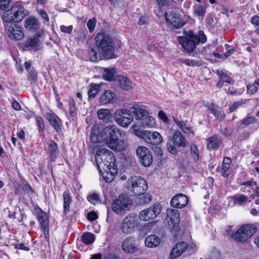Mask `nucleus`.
<instances>
[{
	"mask_svg": "<svg viewBox=\"0 0 259 259\" xmlns=\"http://www.w3.org/2000/svg\"><path fill=\"white\" fill-rule=\"evenodd\" d=\"M72 201V197L68 191L63 193V207L65 213L69 211L70 203Z\"/></svg>",
	"mask_w": 259,
	"mask_h": 259,
	"instance_id": "f704fd0d",
	"label": "nucleus"
},
{
	"mask_svg": "<svg viewBox=\"0 0 259 259\" xmlns=\"http://www.w3.org/2000/svg\"><path fill=\"white\" fill-rule=\"evenodd\" d=\"M121 109L117 111L114 119L116 123L123 127H127L133 120V117L131 114H123Z\"/></svg>",
	"mask_w": 259,
	"mask_h": 259,
	"instance_id": "a211bd4d",
	"label": "nucleus"
},
{
	"mask_svg": "<svg viewBox=\"0 0 259 259\" xmlns=\"http://www.w3.org/2000/svg\"><path fill=\"white\" fill-rule=\"evenodd\" d=\"M171 0H156L157 5L159 8L169 5Z\"/></svg>",
	"mask_w": 259,
	"mask_h": 259,
	"instance_id": "052dcab7",
	"label": "nucleus"
},
{
	"mask_svg": "<svg viewBox=\"0 0 259 259\" xmlns=\"http://www.w3.org/2000/svg\"><path fill=\"white\" fill-rule=\"evenodd\" d=\"M115 97L116 95L113 91L106 90L100 96L99 101L101 105L113 103L115 100Z\"/></svg>",
	"mask_w": 259,
	"mask_h": 259,
	"instance_id": "4be33fe9",
	"label": "nucleus"
},
{
	"mask_svg": "<svg viewBox=\"0 0 259 259\" xmlns=\"http://www.w3.org/2000/svg\"><path fill=\"white\" fill-rule=\"evenodd\" d=\"M97 20L95 18L90 19L87 22V25L89 29V31L92 32L94 31L95 27L96 26Z\"/></svg>",
	"mask_w": 259,
	"mask_h": 259,
	"instance_id": "3c124183",
	"label": "nucleus"
},
{
	"mask_svg": "<svg viewBox=\"0 0 259 259\" xmlns=\"http://www.w3.org/2000/svg\"><path fill=\"white\" fill-rule=\"evenodd\" d=\"M88 200L92 203L95 204L99 200V196L97 193H93L88 196Z\"/></svg>",
	"mask_w": 259,
	"mask_h": 259,
	"instance_id": "603ef678",
	"label": "nucleus"
},
{
	"mask_svg": "<svg viewBox=\"0 0 259 259\" xmlns=\"http://www.w3.org/2000/svg\"><path fill=\"white\" fill-rule=\"evenodd\" d=\"M256 120L254 117L247 115L241 122L242 124L248 125L255 122Z\"/></svg>",
	"mask_w": 259,
	"mask_h": 259,
	"instance_id": "09e8293b",
	"label": "nucleus"
},
{
	"mask_svg": "<svg viewBox=\"0 0 259 259\" xmlns=\"http://www.w3.org/2000/svg\"><path fill=\"white\" fill-rule=\"evenodd\" d=\"M208 108L218 119L221 120L224 119L225 114L218 105L211 103L208 106Z\"/></svg>",
	"mask_w": 259,
	"mask_h": 259,
	"instance_id": "a878e982",
	"label": "nucleus"
},
{
	"mask_svg": "<svg viewBox=\"0 0 259 259\" xmlns=\"http://www.w3.org/2000/svg\"><path fill=\"white\" fill-rule=\"evenodd\" d=\"M115 73L116 69L115 68H106L104 69L103 77L106 80L111 81L114 79Z\"/></svg>",
	"mask_w": 259,
	"mask_h": 259,
	"instance_id": "e433bc0d",
	"label": "nucleus"
},
{
	"mask_svg": "<svg viewBox=\"0 0 259 259\" xmlns=\"http://www.w3.org/2000/svg\"><path fill=\"white\" fill-rule=\"evenodd\" d=\"M46 117L48 120L50 122V124L54 127L57 132L60 133L62 132V129L60 126L61 120H57V117L52 115L51 113H47Z\"/></svg>",
	"mask_w": 259,
	"mask_h": 259,
	"instance_id": "c85d7f7f",
	"label": "nucleus"
},
{
	"mask_svg": "<svg viewBox=\"0 0 259 259\" xmlns=\"http://www.w3.org/2000/svg\"><path fill=\"white\" fill-rule=\"evenodd\" d=\"M24 48L25 50L36 51L39 50V39L37 37L30 38L24 42Z\"/></svg>",
	"mask_w": 259,
	"mask_h": 259,
	"instance_id": "393cba45",
	"label": "nucleus"
},
{
	"mask_svg": "<svg viewBox=\"0 0 259 259\" xmlns=\"http://www.w3.org/2000/svg\"><path fill=\"white\" fill-rule=\"evenodd\" d=\"M98 218L97 213L94 211H91L88 213L87 219L90 221H94Z\"/></svg>",
	"mask_w": 259,
	"mask_h": 259,
	"instance_id": "13d9d810",
	"label": "nucleus"
},
{
	"mask_svg": "<svg viewBox=\"0 0 259 259\" xmlns=\"http://www.w3.org/2000/svg\"><path fill=\"white\" fill-rule=\"evenodd\" d=\"M132 128L134 134L136 136L142 139L148 144L157 145L160 144L162 141L161 136L157 132L141 131L138 129L136 125H133Z\"/></svg>",
	"mask_w": 259,
	"mask_h": 259,
	"instance_id": "423d86ee",
	"label": "nucleus"
},
{
	"mask_svg": "<svg viewBox=\"0 0 259 259\" xmlns=\"http://www.w3.org/2000/svg\"><path fill=\"white\" fill-rule=\"evenodd\" d=\"M82 240L87 244H91L95 240V236L91 233H85L82 236Z\"/></svg>",
	"mask_w": 259,
	"mask_h": 259,
	"instance_id": "37998d69",
	"label": "nucleus"
},
{
	"mask_svg": "<svg viewBox=\"0 0 259 259\" xmlns=\"http://www.w3.org/2000/svg\"><path fill=\"white\" fill-rule=\"evenodd\" d=\"M12 22L5 23L4 25L5 30L8 37L12 39L21 40L24 37L22 28Z\"/></svg>",
	"mask_w": 259,
	"mask_h": 259,
	"instance_id": "ddd939ff",
	"label": "nucleus"
},
{
	"mask_svg": "<svg viewBox=\"0 0 259 259\" xmlns=\"http://www.w3.org/2000/svg\"><path fill=\"white\" fill-rule=\"evenodd\" d=\"M195 36L196 37V41H197L198 45L199 43L204 44L207 40L206 36L205 35L203 31H199L198 35L195 34Z\"/></svg>",
	"mask_w": 259,
	"mask_h": 259,
	"instance_id": "a18cd8bd",
	"label": "nucleus"
},
{
	"mask_svg": "<svg viewBox=\"0 0 259 259\" xmlns=\"http://www.w3.org/2000/svg\"><path fill=\"white\" fill-rule=\"evenodd\" d=\"M104 259H120V257L114 253H109L104 257Z\"/></svg>",
	"mask_w": 259,
	"mask_h": 259,
	"instance_id": "774afa93",
	"label": "nucleus"
},
{
	"mask_svg": "<svg viewBox=\"0 0 259 259\" xmlns=\"http://www.w3.org/2000/svg\"><path fill=\"white\" fill-rule=\"evenodd\" d=\"M161 242V239L156 235H150L147 236L145 243L147 247L153 248L158 246Z\"/></svg>",
	"mask_w": 259,
	"mask_h": 259,
	"instance_id": "cd10ccee",
	"label": "nucleus"
},
{
	"mask_svg": "<svg viewBox=\"0 0 259 259\" xmlns=\"http://www.w3.org/2000/svg\"><path fill=\"white\" fill-rule=\"evenodd\" d=\"M188 202L187 196L182 193H179L173 197L170 201V205L176 208L184 207Z\"/></svg>",
	"mask_w": 259,
	"mask_h": 259,
	"instance_id": "6ab92c4d",
	"label": "nucleus"
},
{
	"mask_svg": "<svg viewBox=\"0 0 259 259\" xmlns=\"http://www.w3.org/2000/svg\"><path fill=\"white\" fill-rule=\"evenodd\" d=\"M256 231V227L254 225H244L232 235V238L237 242H244L251 237Z\"/></svg>",
	"mask_w": 259,
	"mask_h": 259,
	"instance_id": "6e6552de",
	"label": "nucleus"
},
{
	"mask_svg": "<svg viewBox=\"0 0 259 259\" xmlns=\"http://www.w3.org/2000/svg\"><path fill=\"white\" fill-rule=\"evenodd\" d=\"M158 116L160 119H161L163 121H167L168 120V118L166 116L165 114L164 113L163 111H159L158 112Z\"/></svg>",
	"mask_w": 259,
	"mask_h": 259,
	"instance_id": "338daca9",
	"label": "nucleus"
},
{
	"mask_svg": "<svg viewBox=\"0 0 259 259\" xmlns=\"http://www.w3.org/2000/svg\"><path fill=\"white\" fill-rule=\"evenodd\" d=\"M187 144V141L183 134L177 131L172 136L168 137L166 148L170 153L175 155L178 152L177 148L185 147Z\"/></svg>",
	"mask_w": 259,
	"mask_h": 259,
	"instance_id": "0eeeda50",
	"label": "nucleus"
},
{
	"mask_svg": "<svg viewBox=\"0 0 259 259\" xmlns=\"http://www.w3.org/2000/svg\"><path fill=\"white\" fill-rule=\"evenodd\" d=\"M121 113L123 114H133L136 120H142L148 114V111L143 108V106L137 103L134 104L128 109H121Z\"/></svg>",
	"mask_w": 259,
	"mask_h": 259,
	"instance_id": "4468645a",
	"label": "nucleus"
},
{
	"mask_svg": "<svg viewBox=\"0 0 259 259\" xmlns=\"http://www.w3.org/2000/svg\"><path fill=\"white\" fill-rule=\"evenodd\" d=\"M96 49L89 50L88 54L92 62L104 59L114 58L115 43L113 39L108 34L98 33L95 38Z\"/></svg>",
	"mask_w": 259,
	"mask_h": 259,
	"instance_id": "f03ea898",
	"label": "nucleus"
},
{
	"mask_svg": "<svg viewBox=\"0 0 259 259\" xmlns=\"http://www.w3.org/2000/svg\"><path fill=\"white\" fill-rule=\"evenodd\" d=\"M117 80L122 89L128 91L132 89V83L126 76L118 75Z\"/></svg>",
	"mask_w": 259,
	"mask_h": 259,
	"instance_id": "2f4dec72",
	"label": "nucleus"
},
{
	"mask_svg": "<svg viewBox=\"0 0 259 259\" xmlns=\"http://www.w3.org/2000/svg\"><path fill=\"white\" fill-rule=\"evenodd\" d=\"M101 90V85L99 84H92L91 88L88 91L89 98L94 99Z\"/></svg>",
	"mask_w": 259,
	"mask_h": 259,
	"instance_id": "4c0bfd02",
	"label": "nucleus"
},
{
	"mask_svg": "<svg viewBox=\"0 0 259 259\" xmlns=\"http://www.w3.org/2000/svg\"><path fill=\"white\" fill-rule=\"evenodd\" d=\"M184 133L188 135V136H194V132L190 126H186L184 130L182 131Z\"/></svg>",
	"mask_w": 259,
	"mask_h": 259,
	"instance_id": "bf43d9fd",
	"label": "nucleus"
},
{
	"mask_svg": "<svg viewBox=\"0 0 259 259\" xmlns=\"http://www.w3.org/2000/svg\"><path fill=\"white\" fill-rule=\"evenodd\" d=\"M231 162L232 160L230 157H225L224 158L222 164V176L224 177H227L229 176V169Z\"/></svg>",
	"mask_w": 259,
	"mask_h": 259,
	"instance_id": "72a5a7b5",
	"label": "nucleus"
},
{
	"mask_svg": "<svg viewBox=\"0 0 259 259\" xmlns=\"http://www.w3.org/2000/svg\"><path fill=\"white\" fill-rule=\"evenodd\" d=\"M69 113L70 116L74 117L76 114V109L75 108V102L73 99H69Z\"/></svg>",
	"mask_w": 259,
	"mask_h": 259,
	"instance_id": "de8ad7c7",
	"label": "nucleus"
},
{
	"mask_svg": "<svg viewBox=\"0 0 259 259\" xmlns=\"http://www.w3.org/2000/svg\"><path fill=\"white\" fill-rule=\"evenodd\" d=\"M142 125L145 127H152L155 125L156 121L155 119L152 116H145L142 119Z\"/></svg>",
	"mask_w": 259,
	"mask_h": 259,
	"instance_id": "58836bf2",
	"label": "nucleus"
},
{
	"mask_svg": "<svg viewBox=\"0 0 259 259\" xmlns=\"http://www.w3.org/2000/svg\"><path fill=\"white\" fill-rule=\"evenodd\" d=\"M25 27L29 31L33 32L39 28V25L37 19L29 17L25 21Z\"/></svg>",
	"mask_w": 259,
	"mask_h": 259,
	"instance_id": "c756f323",
	"label": "nucleus"
},
{
	"mask_svg": "<svg viewBox=\"0 0 259 259\" xmlns=\"http://www.w3.org/2000/svg\"><path fill=\"white\" fill-rule=\"evenodd\" d=\"M18 212H16V211H9L8 217L10 219H17L19 222H21L22 220V218L20 217V218L18 217L17 215L18 214Z\"/></svg>",
	"mask_w": 259,
	"mask_h": 259,
	"instance_id": "4d7b16f0",
	"label": "nucleus"
},
{
	"mask_svg": "<svg viewBox=\"0 0 259 259\" xmlns=\"http://www.w3.org/2000/svg\"><path fill=\"white\" fill-rule=\"evenodd\" d=\"M132 201L127 195L121 194L118 198L114 200L112 204V209L117 214H120L122 211L128 210L131 206Z\"/></svg>",
	"mask_w": 259,
	"mask_h": 259,
	"instance_id": "9d476101",
	"label": "nucleus"
},
{
	"mask_svg": "<svg viewBox=\"0 0 259 259\" xmlns=\"http://www.w3.org/2000/svg\"><path fill=\"white\" fill-rule=\"evenodd\" d=\"M165 19L166 21L176 29L180 28L185 24V22L181 15L173 11L166 13Z\"/></svg>",
	"mask_w": 259,
	"mask_h": 259,
	"instance_id": "f3484780",
	"label": "nucleus"
},
{
	"mask_svg": "<svg viewBox=\"0 0 259 259\" xmlns=\"http://www.w3.org/2000/svg\"><path fill=\"white\" fill-rule=\"evenodd\" d=\"M117 134L121 135V132L116 125L105 127L101 132L97 125H94L91 132V141L97 143L103 141L110 149L115 151H122L127 147V143L122 139H118Z\"/></svg>",
	"mask_w": 259,
	"mask_h": 259,
	"instance_id": "f257e3e1",
	"label": "nucleus"
},
{
	"mask_svg": "<svg viewBox=\"0 0 259 259\" xmlns=\"http://www.w3.org/2000/svg\"><path fill=\"white\" fill-rule=\"evenodd\" d=\"M72 30L73 26L72 25H70L68 26H66L65 25L60 26V30L63 33H65L70 34L72 33Z\"/></svg>",
	"mask_w": 259,
	"mask_h": 259,
	"instance_id": "6e6d98bb",
	"label": "nucleus"
},
{
	"mask_svg": "<svg viewBox=\"0 0 259 259\" xmlns=\"http://www.w3.org/2000/svg\"><path fill=\"white\" fill-rule=\"evenodd\" d=\"M38 13L41 17L42 19H44L45 20V21H49V18L48 17V15L45 10H40V11H39Z\"/></svg>",
	"mask_w": 259,
	"mask_h": 259,
	"instance_id": "680f3d73",
	"label": "nucleus"
},
{
	"mask_svg": "<svg viewBox=\"0 0 259 259\" xmlns=\"http://www.w3.org/2000/svg\"><path fill=\"white\" fill-rule=\"evenodd\" d=\"M218 74L219 76L220 79L224 82H227L230 84H233L234 80H232L228 74L223 71H218Z\"/></svg>",
	"mask_w": 259,
	"mask_h": 259,
	"instance_id": "c03bdc74",
	"label": "nucleus"
},
{
	"mask_svg": "<svg viewBox=\"0 0 259 259\" xmlns=\"http://www.w3.org/2000/svg\"><path fill=\"white\" fill-rule=\"evenodd\" d=\"M241 186H245L247 187H251L253 185L256 186L257 184L255 182L252 181H248L244 182L240 184Z\"/></svg>",
	"mask_w": 259,
	"mask_h": 259,
	"instance_id": "69168bd1",
	"label": "nucleus"
},
{
	"mask_svg": "<svg viewBox=\"0 0 259 259\" xmlns=\"http://www.w3.org/2000/svg\"><path fill=\"white\" fill-rule=\"evenodd\" d=\"M187 243L185 242H181L178 243L172 249L170 257L171 259H175L180 256L187 248Z\"/></svg>",
	"mask_w": 259,
	"mask_h": 259,
	"instance_id": "412c9836",
	"label": "nucleus"
},
{
	"mask_svg": "<svg viewBox=\"0 0 259 259\" xmlns=\"http://www.w3.org/2000/svg\"><path fill=\"white\" fill-rule=\"evenodd\" d=\"M248 102V100L247 99H245V100H241V101H238V102H234L230 107H229V110H230V112H233L235 109L236 108L238 107L239 106L242 105V104H245L247 102Z\"/></svg>",
	"mask_w": 259,
	"mask_h": 259,
	"instance_id": "8fccbe9b",
	"label": "nucleus"
},
{
	"mask_svg": "<svg viewBox=\"0 0 259 259\" xmlns=\"http://www.w3.org/2000/svg\"><path fill=\"white\" fill-rule=\"evenodd\" d=\"M10 4V0H0V9L3 11L7 10Z\"/></svg>",
	"mask_w": 259,
	"mask_h": 259,
	"instance_id": "5fc2aeb1",
	"label": "nucleus"
},
{
	"mask_svg": "<svg viewBox=\"0 0 259 259\" xmlns=\"http://www.w3.org/2000/svg\"><path fill=\"white\" fill-rule=\"evenodd\" d=\"M138 223L137 215L134 213L128 214L122 221L121 229L124 234H130L133 232Z\"/></svg>",
	"mask_w": 259,
	"mask_h": 259,
	"instance_id": "f8f14e48",
	"label": "nucleus"
},
{
	"mask_svg": "<svg viewBox=\"0 0 259 259\" xmlns=\"http://www.w3.org/2000/svg\"><path fill=\"white\" fill-rule=\"evenodd\" d=\"M259 87V79L257 78L252 84H248L247 85V92L248 94L253 95L257 91Z\"/></svg>",
	"mask_w": 259,
	"mask_h": 259,
	"instance_id": "79ce46f5",
	"label": "nucleus"
},
{
	"mask_svg": "<svg viewBox=\"0 0 259 259\" xmlns=\"http://www.w3.org/2000/svg\"><path fill=\"white\" fill-rule=\"evenodd\" d=\"M136 154L139 158L140 163L144 166H150L153 161L152 154L146 147L139 146L136 150Z\"/></svg>",
	"mask_w": 259,
	"mask_h": 259,
	"instance_id": "2eb2a0df",
	"label": "nucleus"
},
{
	"mask_svg": "<svg viewBox=\"0 0 259 259\" xmlns=\"http://www.w3.org/2000/svg\"><path fill=\"white\" fill-rule=\"evenodd\" d=\"M127 183L131 192L135 195L140 196L139 203H148L152 200L151 195L145 194L148 185L143 178L140 176H132L128 180Z\"/></svg>",
	"mask_w": 259,
	"mask_h": 259,
	"instance_id": "20e7f679",
	"label": "nucleus"
},
{
	"mask_svg": "<svg viewBox=\"0 0 259 259\" xmlns=\"http://www.w3.org/2000/svg\"><path fill=\"white\" fill-rule=\"evenodd\" d=\"M185 34L186 36H179L178 41L187 52L192 53L198 45L195 34L192 30L186 32Z\"/></svg>",
	"mask_w": 259,
	"mask_h": 259,
	"instance_id": "1a4fd4ad",
	"label": "nucleus"
},
{
	"mask_svg": "<svg viewBox=\"0 0 259 259\" xmlns=\"http://www.w3.org/2000/svg\"><path fill=\"white\" fill-rule=\"evenodd\" d=\"M179 62L182 63L188 66L198 67L202 65L201 61L199 60H189L188 59H180Z\"/></svg>",
	"mask_w": 259,
	"mask_h": 259,
	"instance_id": "a19ab883",
	"label": "nucleus"
},
{
	"mask_svg": "<svg viewBox=\"0 0 259 259\" xmlns=\"http://www.w3.org/2000/svg\"><path fill=\"white\" fill-rule=\"evenodd\" d=\"M98 117L99 119L104 121H108L111 117V111L109 109H101L97 111Z\"/></svg>",
	"mask_w": 259,
	"mask_h": 259,
	"instance_id": "c9c22d12",
	"label": "nucleus"
},
{
	"mask_svg": "<svg viewBox=\"0 0 259 259\" xmlns=\"http://www.w3.org/2000/svg\"><path fill=\"white\" fill-rule=\"evenodd\" d=\"M190 154L195 162L199 159V152L198 147L195 144H191L190 147Z\"/></svg>",
	"mask_w": 259,
	"mask_h": 259,
	"instance_id": "ea45409f",
	"label": "nucleus"
},
{
	"mask_svg": "<svg viewBox=\"0 0 259 259\" xmlns=\"http://www.w3.org/2000/svg\"><path fill=\"white\" fill-rule=\"evenodd\" d=\"M207 141V148L208 150H215L219 148L222 144V141L217 136L208 138Z\"/></svg>",
	"mask_w": 259,
	"mask_h": 259,
	"instance_id": "5701e85b",
	"label": "nucleus"
},
{
	"mask_svg": "<svg viewBox=\"0 0 259 259\" xmlns=\"http://www.w3.org/2000/svg\"><path fill=\"white\" fill-rule=\"evenodd\" d=\"M37 219L44 230L45 236L47 238V236L49 235V228L47 222L48 217L46 213L42 210L40 211L37 214Z\"/></svg>",
	"mask_w": 259,
	"mask_h": 259,
	"instance_id": "b1692460",
	"label": "nucleus"
},
{
	"mask_svg": "<svg viewBox=\"0 0 259 259\" xmlns=\"http://www.w3.org/2000/svg\"><path fill=\"white\" fill-rule=\"evenodd\" d=\"M28 79L30 80L31 83L34 82L36 81L37 78V73L34 69L29 70L28 71Z\"/></svg>",
	"mask_w": 259,
	"mask_h": 259,
	"instance_id": "49530a36",
	"label": "nucleus"
},
{
	"mask_svg": "<svg viewBox=\"0 0 259 259\" xmlns=\"http://www.w3.org/2000/svg\"><path fill=\"white\" fill-rule=\"evenodd\" d=\"M95 160L104 180L107 183L112 181L114 175L117 172L113 153L108 149L101 148L97 151Z\"/></svg>",
	"mask_w": 259,
	"mask_h": 259,
	"instance_id": "7ed1b4c3",
	"label": "nucleus"
},
{
	"mask_svg": "<svg viewBox=\"0 0 259 259\" xmlns=\"http://www.w3.org/2000/svg\"><path fill=\"white\" fill-rule=\"evenodd\" d=\"M205 23L206 27L208 28H211L214 25V21L213 18L208 15L205 18Z\"/></svg>",
	"mask_w": 259,
	"mask_h": 259,
	"instance_id": "864d4df0",
	"label": "nucleus"
},
{
	"mask_svg": "<svg viewBox=\"0 0 259 259\" xmlns=\"http://www.w3.org/2000/svg\"><path fill=\"white\" fill-rule=\"evenodd\" d=\"M232 199L234 205L241 206L247 202L248 197L243 194H237L234 195Z\"/></svg>",
	"mask_w": 259,
	"mask_h": 259,
	"instance_id": "473e14b6",
	"label": "nucleus"
},
{
	"mask_svg": "<svg viewBox=\"0 0 259 259\" xmlns=\"http://www.w3.org/2000/svg\"><path fill=\"white\" fill-rule=\"evenodd\" d=\"M28 14V11L24 7L17 3L4 13L3 20L5 23H18L22 21Z\"/></svg>",
	"mask_w": 259,
	"mask_h": 259,
	"instance_id": "39448f33",
	"label": "nucleus"
},
{
	"mask_svg": "<svg viewBox=\"0 0 259 259\" xmlns=\"http://www.w3.org/2000/svg\"><path fill=\"white\" fill-rule=\"evenodd\" d=\"M205 8L200 4L195 5L193 7V14L199 20L202 21L205 16Z\"/></svg>",
	"mask_w": 259,
	"mask_h": 259,
	"instance_id": "7c9ffc66",
	"label": "nucleus"
},
{
	"mask_svg": "<svg viewBox=\"0 0 259 259\" xmlns=\"http://www.w3.org/2000/svg\"><path fill=\"white\" fill-rule=\"evenodd\" d=\"M174 120L175 122L177 124V125L182 130V131H183L186 126L185 122H184L183 121H180L175 118H174Z\"/></svg>",
	"mask_w": 259,
	"mask_h": 259,
	"instance_id": "e2e57ef3",
	"label": "nucleus"
},
{
	"mask_svg": "<svg viewBox=\"0 0 259 259\" xmlns=\"http://www.w3.org/2000/svg\"><path fill=\"white\" fill-rule=\"evenodd\" d=\"M161 209V205L155 204L141 211L139 214V218L141 221H149L153 220L160 213Z\"/></svg>",
	"mask_w": 259,
	"mask_h": 259,
	"instance_id": "9b49d317",
	"label": "nucleus"
},
{
	"mask_svg": "<svg viewBox=\"0 0 259 259\" xmlns=\"http://www.w3.org/2000/svg\"><path fill=\"white\" fill-rule=\"evenodd\" d=\"M168 228L171 231H177L180 223L179 211L175 209H167L166 210Z\"/></svg>",
	"mask_w": 259,
	"mask_h": 259,
	"instance_id": "dca6fc26",
	"label": "nucleus"
},
{
	"mask_svg": "<svg viewBox=\"0 0 259 259\" xmlns=\"http://www.w3.org/2000/svg\"><path fill=\"white\" fill-rule=\"evenodd\" d=\"M48 152L51 160L55 161L58 154V147L57 144L52 140L48 143Z\"/></svg>",
	"mask_w": 259,
	"mask_h": 259,
	"instance_id": "bb28decb",
	"label": "nucleus"
},
{
	"mask_svg": "<svg viewBox=\"0 0 259 259\" xmlns=\"http://www.w3.org/2000/svg\"><path fill=\"white\" fill-rule=\"evenodd\" d=\"M251 22L252 24L257 27L259 26V16L255 15L253 16L251 19Z\"/></svg>",
	"mask_w": 259,
	"mask_h": 259,
	"instance_id": "0e129e2a",
	"label": "nucleus"
},
{
	"mask_svg": "<svg viewBox=\"0 0 259 259\" xmlns=\"http://www.w3.org/2000/svg\"><path fill=\"white\" fill-rule=\"evenodd\" d=\"M122 249L125 252L133 253L137 250L136 241L133 237H127L122 243Z\"/></svg>",
	"mask_w": 259,
	"mask_h": 259,
	"instance_id": "aec40b11",
	"label": "nucleus"
}]
</instances>
